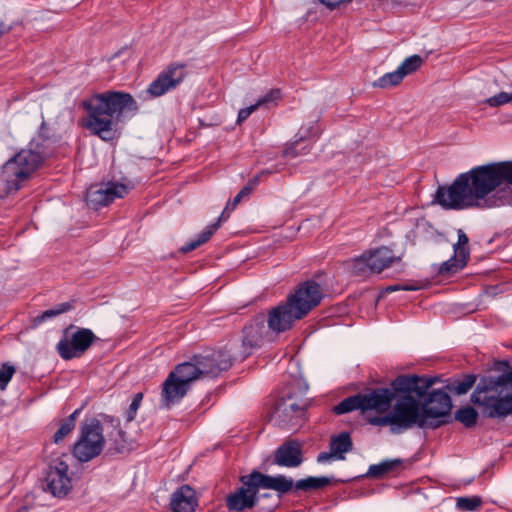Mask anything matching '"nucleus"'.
I'll return each instance as SVG.
<instances>
[{"mask_svg": "<svg viewBox=\"0 0 512 512\" xmlns=\"http://www.w3.org/2000/svg\"><path fill=\"white\" fill-rule=\"evenodd\" d=\"M512 161L475 166L440 186L434 201L446 210L489 209L511 202Z\"/></svg>", "mask_w": 512, "mask_h": 512, "instance_id": "1", "label": "nucleus"}, {"mask_svg": "<svg viewBox=\"0 0 512 512\" xmlns=\"http://www.w3.org/2000/svg\"><path fill=\"white\" fill-rule=\"evenodd\" d=\"M87 113L84 127L104 141L116 136V125L126 113H136L138 105L133 96L122 91L95 93L82 102Z\"/></svg>", "mask_w": 512, "mask_h": 512, "instance_id": "2", "label": "nucleus"}, {"mask_svg": "<svg viewBox=\"0 0 512 512\" xmlns=\"http://www.w3.org/2000/svg\"><path fill=\"white\" fill-rule=\"evenodd\" d=\"M323 298L321 286L314 280L300 283L285 302L272 308L266 317L271 333L280 334L290 330L295 321L304 318Z\"/></svg>", "mask_w": 512, "mask_h": 512, "instance_id": "3", "label": "nucleus"}, {"mask_svg": "<svg viewBox=\"0 0 512 512\" xmlns=\"http://www.w3.org/2000/svg\"><path fill=\"white\" fill-rule=\"evenodd\" d=\"M44 130L47 128L43 122L39 134L31 139L26 148L21 149L2 166L1 175L9 193L18 191L22 183L28 180L50 155L49 138L44 136Z\"/></svg>", "mask_w": 512, "mask_h": 512, "instance_id": "4", "label": "nucleus"}, {"mask_svg": "<svg viewBox=\"0 0 512 512\" xmlns=\"http://www.w3.org/2000/svg\"><path fill=\"white\" fill-rule=\"evenodd\" d=\"M471 402L483 408L491 418L512 413V368L498 377H481L471 395Z\"/></svg>", "mask_w": 512, "mask_h": 512, "instance_id": "5", "label": "nucleus"}, {"mask_svg": "<svg viewBox=\"0 0 512 512\" xmlns=\"http://www.w3.org/2000/svg\"><path fill=\"white\" fill-rule=\"evenodd\" d=\"M240 481L242 486L227 497L226 505L231 511L253 508L258 502L260 489L274 490L280 497L293 488V479L281 474L270 476L259 471L241 476Z\"/></svg>", "mask_w": 512, "mask_h": 512, "instance_id": "6", "label": "nucleus"}, {"mask_svg": "<svg viewBox=\"0 0 512 512\" xmlns=\"http://www.w3.org/2000/svg\"><path fill=\"white\" fill-rule=\"evenodd\" d=\"M434 380L418 375H399L391 381L389 387L373 388L362 394L363 411L386 413L390 410L397 393L415 392L424 397Z\"/></svg>", "mask_w": 512, "mask_h": 512, "instance_id": "7", "label": "nucleus"}, {"mask_svg": "<svg viewBox=\"0 0 512 512\" xmlns=\"http://www.w3.org/2000/svg\"><path fill=\"white\" fill-rule=\"evenodd\" d=\"M232 364L233 359L228 351L207 350L193 355L189 361L178 364L170 373L191 388V384L197 379L204 376L217 377Z\"/></svg>", "mask_w": 512, "mask_h": 512, "instance_id": "8", "label": "nucleus"}, {"mask_svg": "<svg viewBox=\"0 0 512 512\" xmlns=\"http://www.w3.org/2000/svg\"><path fill=\"white\" fill-rule=\"evenodd\" d=\"M307 406L306 401L294 395L292 389L287 388L272 406L268 414L269 422L283 429L296 428L304 419Z\"/></svg>", "mask_w": 512, "mask_h": 512, "instance_id": "9", "label": "nucleus"}, {"mask_svg": "<svg viewBox=\"0 0 512 512\" xmlns=\"http://www.w3.org/2000/svg\"><path fill=\"white\" fill-rule=\"evenodd\" d=\"M418 398L415 392L397 393L395 404L390 408L394 422L393 434L403 433L413 427L425 429Z\"/></svg>", "mask_w": 512, "mask_h": 512, "instance_id": "10", "label": "nucleus"}, {"mask_svg": "<svg viewBox=\"0 0 512 512\" xmlns=\"http://www.w3.org/2000/svg\"><path fill=\"white\" fill-rule=\"evenodd\" d=\"M97 339L91 329L71 325L63 330L56 351L66 361L81 358Z\"/></svg>", "mask_w": 512, "mask_h": 512, "instance_id": "11", "label": "nucleus"}, {"mask_svg": "<svg viewBox=\"0 0 512 512\" xmlns=\"http://www.w3.org/2000/svg\"><path fill=\"white\" fill-rule=\"evenodd\" d=\"M103 432L104 427L97 419L83 423L80 437L73 446V456L80 462H88L100 455L105 444Z\"/></svg>", "mask_w": 512, "mask_h": 512, "instance_id": "12", "label": "nucleus"}, {"mask_svg": "<svg viewBox=\"0 0 512 512\" xmlns=\"http://www.w3.org/2000/svg\"><path fill=\"white\" fill-rule=\"evenodd\" d=\"M420 409L425 429H436L450 422L452 400L447 392L433 390L420 403Z\"/></svg>", "mask_w": 512, "mask_h": 512, "instance_id": "13", "label": "nucleus"}, {"mask_svg": "<svg viewBox=\"0 0 512 512\" xmlns=\"http://www.w3.org/2000/svg\"><path fill=\"white\" fill-rule=\"evenodd\" d=\"M270 340L271 332L266 327V316L259 314L245 325L242 330V344L239 357L242 359L247 358Z\"/></svg>", "mask_w": 512, "mask_h": 512, "instance_id": "14", "label": "nucleus"}, {"mask_svg": "<svg viewBox=\"0 0 512 512\" xmlns=\"http://www.w3.org/2000/svg\"><path fill=\"white\" fill-rule=\"evenodd\" d=\"M128 187L118 182H107L92 185L86 192V202L93 209L107 206L117 198H123Z\"/></svg>", "mask_w": 512, "mask_h": 512, "instance_id": "15", "label": "nucleus"}, {"mask_svg": "<svg viewBox=\"0 0 512 512\" xmlns=\"http://www.w3.org/2000/svg\"><path fill=\"white\" fill-rule=\"evenodd\" d=\"M186 66L170 64L149 85L147 92L153 97H160L176 88L186 77Z\"/></svg>", "mask_w": 512, "mask_h": 512, "instance_id": "16", "label": "nucleus"}, {"mask_svg": "<svg viewBox=\"0 0 512 512\" xmlns=\"http://www.w3.org/2000/svg\"><path fill=\"white\" fill-rule=\"evenodd\" d=\"M69 466L64 461H55L46 474V486L55 497H64L72 488V480L68 475Z\"/></svg>", "mask_w": 512, "mask_h": 512, "instance_id": "17", "label": "nucleus"}, {"mask_svg": "<svg viewBox=\"0 0 512 512\" xmlns=\"http://www.w3.org/2000/svg\"><path fill=\"white\" fill-rule=\"evenodd\" d=\"M457 235L458 241L453 246L454 255L441 265V274H454L463 269L467 264L470 256L468 248L469 238L462 229H458Z\"/></svg>", "mask_w": 512, "mask_h": 512, "instance_id": "18", "label": "nucleus"}, {"mask_svg": "<svg viewBox=\"0 0 512 512\" xmlns=\"http://www.w3.org/2000/svg\"><path fill=\"white\" fill-rule=\"evenodd\" d=\"M189 390L190 387L183 383V381L176 378L174 374L169 373L162 384L161 406L167 409L171 408L179 403Z\"/></svg>", "mask_w": 512, "mask_h": 512, "instance_id": "19", "label": "nucleus"}, {"mask_svg": "<svg viewBox=\"0 0 512 512\" xmlns=\"http://www.w3.org/2000/svg\"><path fill=\"white\" fill-rule=\"evenodd\" d=\"M303 454L301 444L289 440L280 445L274 453V463L280 467L295 468L302 464Z\"/></svg>", "mask_w": 512, "mask_h": 512, "instance_id": "20", "label": "nucleus"}, {"mask_svg": "<svg viewBox=\"0 0 512 512\" xmlns=\"http://www.w3.org/2000/svg\"><path fill=\"white\" fill-rule=\"evenodd\" d=\"M196 506V493L189 485H182L171 496L170 508L173 512H194Z\"/></svg>", "mask_w": 512, "mask_h": 512, "instance_id": "21", "label": "nucleus"}, {"mask_svg": "<svg viewBox=\"0 0 512 512\" xmlns=\"http://www.w3.org/2000/svg\"><path fill=\"white\" fill-rule=\"evenodd\" d=\"M366 255L368 257V268L372 273H380L400 260V257L395 256L392 250L386 246L366 252Z\"/></svg>", "mask_w": 512, "mask_h": 512, "instance_id": "22", "label": "nucleus"}, {"mask_svg": "<svg viewBox=\"0 0 512 512\" xmlns=\"http://www.w3.org/2000/svg\"><path fill=\"white\" fill-rule=\"evenodd\" d=\"M104 423L113 428V431L108 435L113 441V449L118 453L129 451L131 444L126 438V433L119 428V420L111 416H104Z\"/></svg>", "mask_w": 512, "mask_h": 512, "instance_id": "23", "label": "nucleus"}, {"mask_svg": "<svg viewBox=\"0 0 512 512\" xmlns=\"http://www.w3.org/2000/svg\"><path fill=\"white\" fill-rule=\"evenodd\" d=\"M330 450L337 460H344L345 453L350 452L353 448L352 439L348 432H341L338 435L332 436L329 444Z\"/></svg>", "mask_w": 512, "mask_h": 512, "instance_id": "24", "label": "nucleus"}, {"mask_svg": "<svg viewBox=\"0 0 512 512\" xmlns=\"http://www.w3.org/2000/svg\"><path fill=\"white\" fill-rule=\"evenodd\" d=\"M402 464L401 459H388L378 464H372L369 466L366 476L369 478L380 479L386 474L394 471Z\"/></svg>", "mask_w": 512, "mask_h": 512, "instance_id": "25", "label": "nucleus"}, {"mask_svg": "<svg viewBox=\"0 0 512 512\" xmlns=\"http://www.w3.org/2000/svg\"><path fill=\"white\" fill-rule=\"evenodd\" d=\"M333 478L327 477V476H321V477H307L305 479H300L296 481V483H293V486H295L296 489L302 490V491H309V490H317L322 489L326 486H328L332 482Z\"/></svg>", "mask_w": 512, "mask_h": 512, "instance_id": "26", "label": "nucleus"}, {"mask_svg": "<svg viewBox=\"0 0 512 512\" xmlns=\"http://www.w3.org/2000/svg\"><path fill=\"white\" fill-rule=\"evenodd\" d=\"M218 227H219L218 223H214V224H211V225L207 226L198 235V237L195 240H191L190 242H188L185 245H183L180 248V251L182 253H188V252H191V251L195 250L196 248H198L202 244L206 243L211 238V236L216 232Z\"/></svg>", "mask_w": 512, "mask_h": 512, "instance_id": "27", "label": "nucleus"}, {"mask_svg": "<svg viewBox=\"0 0 512 512\" xmlns=\"http://www.w3.org/2000/svg\"><path fill=\"white\" fill-rule=\"evenodd\" d=\"M354 410L363 411V401L361 393L345 398L333 408L334 413L337 415H342L348 412H352Z\"/></svg>", "mask_w": 512, "mask_h": 512, "instance_id": "28", "label": "nucleus"}, {"mask_svg": "<svg viewBox=\"0 0 512 512\" xmlns=\"http://www.w3.org/2000/svg\"><path fill=\"white\" fill-rule=\"evenodd\" d=\"M74 308V302H64L57 304L51 309L45 310L42 314L34 318V325H40L48 319L54 318L62 313L68 312Z\"/></svg>", "mask_w": 512, "mask_h": 512, "instance_id": "29", "label": "nucleus"}, {"mask_svg": "<svg viewBox=\"0 0 512 512\" xmlns=\"http://www.w3.org/2000/svg\"><path fill=\"white\" fill-rule=\"evenodd\" d=\"M403 79L404 77L397 68L395 71L388 72L374 81L373 87L382 89L394 87L399 85Z\"/></svg>", "mask_w": 512, "mask_h": 512, "instance_id": "30", "label": "nucleus"}, {"mask_svg": "<svg viewBox=\"0 0 512 512\" xmlns=\"http://www.w3.org/2000/svg\"><path fill=\"white\" fill-rule=\"evenodd\" d=\"M476 380L477 378L473 374L465 375L463 379L454 381L447 388L456 395H464L474 386Z\"/></svg>", "mask_w": 512, "mask_h": 512, "instance_id": "31", "label": "nucleus"}, {"mask_svg": "<svg viewBox=\"0 0 512 512\" xmlns=\"http://www.w3.org/2000/svg\"><path fill=\"white\" fill-rule=\"evenodd\" d=\"M454 418L456 421L462 423L465 427L471 428L477 422L478 413L473 407L467 406L457 410L455 412Z\"/></svg>", "mask_w": 512, "mask_h": 512, "instance_id": "32", "label": "nucleus"}, {"mask_svg": "<svg viewBox=\"0 0 512 512\" xmlns=\"http://www.w3.org/2000/svg\"><path fill=\"white\" fill-rule=\"evenodd\" d=\"M281 97V93L279 89H272L268 93H266L264 96L260 97L257 102L253 105H250L246 107L248 114H252L254 111H256L261 106H267L270 103L276 102Z\"/></svg>", "mask_w": 512, "mask_h": 512, "instance_id": "33", "label": "nucleus"}, {"mask_svg": "<svg viewBox=\"0 0 512 512\" xmlns=\"http://www.w3.org/2000/svg\"><path fill=\"white\" fill-rule=\"evenodd\" d=\"M422 64V58L419 55L407 57L398 67L403 77L415 72Z\"/></svg>", "mask_w": 512, "mask_h": 512, "instance_id": "34", "label": "nucleus"}, {"mask_svg": "<svg viewBox=\"0 0 512 512\" xmlns=\"http://www.w3.org/2000/svg\"><path fill=\"white\" fill-rule=\"evenodd\" d=\"M349 266L351 272L356 276H363L367 272H370V269L368 268V257L366 253H363L359 257L351 260Z\"/></svg>", "mask_w": 512, "mask_h": 512, "instance_id": "35", "label": "nucleus"}, {"mask_svg": "<svg viewBox=\"0 0 512 512\" xmlns=\"http://www.w3.org/2000/svg\"><path fill=\"white\" fill-rule=\"evenodd\" d=\"M482 504L480 496L472 497H459L457 498L456 506L462 511H475Z\"/></svg>", "mask_w": 512, "mask_h": 512, "instance_id": "36", "label": "nucleus"}, {"mask_svg": "<svg viewBox=\"0 0 512 512\" xmlns=\"http://www.w3.org/2000/svg\"><path fill=\"white\" fill-rule=\"evenodd\" d=\"M383 414L384 415H379V416L371 417L369 419V423L374 425V426H380V427L389 426L390 427V432L393 433L394 422H393L390 410L388 412H386V413H383Z\"/></svg>", "mask_w": 512, "mask_h": 512, "instance_id": "37", "label": "nucleus"}, {"mask_svg": "<svg viewBox=\"0 0 512 512\" xmlns=\"http://www.w3.org/2000/svg\"><path fill=\"white\" fill-rule=\"evenodd\" d=\"M485 102L491 107H499L507 103H512V92H500L488 99Z\"/></svg>", "mask_w": 512, "mask_h": 512, "instance_id": "38", "label": "nucleus"}, {"mask_svg": "<svg viewBox=\"0 0 512 512\" xmlns=\"http://www.w3.org/2000/svg\"><path fill=\"white\" fill-rule=\"evenodd\" d=\"M142 400H143L142 392L136 393L133 396L132 402H131L129 409L126 413V419L128 422H131L135 419L137 411H138L139 407L141 406Z\"/></svg>", "mask_w": 512, "mask_h": 512, "instance_id": "39", "label": "nucleus"}, {"mask_svg": "<svg viewBox=\"0 0 512 512\" xmlns=\"http://www.w3.org/2000/svg\"><path fill=\"white\" fill-rule=\"evenodd\" d=\"M73 429H74V427L63 419L60 423V427L58 428V430L55 432V434L53 436L54 443L58 444L61 441H63V439L68 434H70Z\"/></svg>", "mask_w": 512, "mask_h": 512, "instance_id": "40", "label": "nucleus"}, {"mask_svg": "<svg viewBox=\"0 0 512 512\" xmlns=\"http://www.w3.org/2000/svg\"><path fill=\"white\" fill-rule=\"evenodd\" d=\"M419 288L417 286H413V285H390V286H387L385 287L380 295H379V298H382L384 297L386 294H389V293H392V292H395V291H400V290H403V291H415V290H418Z\"/></svg>", "mask_w": 512, "mask_h": 512, "instance_id": "41", "label": "nucleus"}, {"mask_svg": "<svg viewBox=\"0 0 512 512\" xmlns=\"http://www.w3.org/2000/svg\"><path fill=\"white\" fill-rule=\"evenodd\" d=\"M260 183V175L254 176L252 179L248 181V183L239 191L240 196H243L244 198L249 196L253 190L258 186Z\"/></svg>", "mask_w": 512, "mask_h": 512, "instance_id": "42", "label": "nucleus"}, {"mask_svg": "<svg viewBox=\"0 0 512 512\" xmlns=\"http://www.w3.org/2000/svg\"><path fill=\"white\" fill-rule=\"evenodd\" d=\"M14 372V367L9 365H4L0 368V385L5 386L11 380Z\"/></svg>", "mask_w": 512, "mask_h": 512, "instance_id": "43", "label": "nucleus"}, {"mask_svg": "<svg viewBox=\"0 0 512 512\" xmlns=\"http://www.w3.org/2000/svg\"><path fill=\"white\" fill-rule=\"evenodd\" d=\"M244 197L243 196H240V193L238 192V194L234 197L233 201L232 202H229L225 208V210L223 211L222 215L219 217L218 219V224L219 222L222 220L225 212L227 210H233L240 202L241 200L243 199Z\"/></svg>", "mask_w": 512, "mask_h": 512, "instance_id": "44", "label": "nucleus"}, {"mask_svg": "<svg viewBox=\"0 0 512 512\" xmlns=\"http://www.w3.org/2000/svg\"><path fill=\"white\" fill-rule=\"evenodd\" d=\"M298 145H299V143H298V141H296V143L294 145H292L291 147H289L285 150V155L290 158H295L300 154H306L305 151H300L298 149Z\"/></svg>", "mask_w": 512, "mask_h": 512, "instance_id": "45", "label": "nucleus"}, {"mask_svg": "<svg viewBox=\"0 0 512 512\" xmlns=\"http://www.w3.org/2000/svg\"><path fill=\"white\" fill-rule=\"evenodd\" d=\"M322 4L326 5L329 8H335L340 4L351 2L352 0H319Z\"/></svg>", "mask_w": 512, "mask_h": 512, "instance_id": "46", "label": "nucleus"}, {"mask_svg": "<svg viewBox=\"0 0 512 512\" xmlns=\"http://www.w3.org/2000/svg\"><path fill=\"white\" fill-rule=\"evenodd\" d=\"M331 458H334V454L333 452L330 450V452H321L318 457H317V461L319 463H325L327 461H329Z\"/></svg>", "mask_w": 512, "mask_h": 512, "instance_id": "47", "label": "nucleus"}, {"mask_svg": "<svg viewBox=\"0 0 512 512\" xmlns=\"http://www.w3.org/2000/svg\"><path fill=\"white\" fill-rule=\"evenodd\" d=\"M80 412H81V408H78L64 420L75 428L76 419L79 416Z\"/></svg>", "mask_w": 512, "mask_h": 512, "instance_id": "48", "label": "nucleus"}, {"mask_svg": "<svg viewBox=\"0 0 512 512\" xmlns=\"http://www.w3.org/2000/svg\"><path fill=\"white\" fill-rule=\"evenodd\" d=\"M249 116L250 114H248L247 110L245 108H242L238 112L237 122L241 123L245 121Z\"/></svg>", "mask_w": 512, "mask_h": 512, "instance_id": "49", "label": "nucleus"}, {"mask_svg": "<svg viewBox=\"0 0 512 512\" xmlns=\"http://www.w3.org/2000/svg\"><path fill=\"white\" fill-rule=\"evenodd\" d=\"M300 136H299V140H304L305 138L307 137H310V136H313V135H316L317 132H312V131H302V129L300 130Z\"/></svg>", "mask_w": 512, "mask_h": 512, "instance_id": "50", "label": "nucleus"}, {"mask_svg": "<svg viewBox=\"0 0 512 512\" xmlns=\"http://www.w3.org/2000/svg\"><path fill=\"white\" fill-rule=\"evenodd\" d=\"M8 29H6L3 22H0V35L4 34Z\"/></svg>", "mask_w": 512, "mask_h": 512, "instance_id": "51", "label": "nucleus"}, {"mask_svg": "<svg viewBox=\"0 0 512 512\" xmlns=\"http://www.w3.org/2000/svg\"><path fill=\"white\" fill-rule=\"evenodd\" d=\"M292 384H293V387L294 386H300L301 382H300V380L295 379V380H293Z\"/></svg>", "mask_w": 512, "mask_h": 512, "instance_id": "52", "label": "nucleus"}, {"mask_svg": "<svg viewBox=\"0 0 512 512\" xmlns=\"http://www.w3.org/2000/svg\"><path fill=\"white\" fill-rule=\"evenodd\" d=\"M17 512H28L27 507H21Z\"/></svg>", "mask_w": 512, "mask_h": 512, "instance_id": "53", "label": "nucleus"}, {"mask_svg": "<svg viewBox=\"0 0 512 512\" xmlns=\"http://www.w3.org/2000/svg\"><path fill=\"white\" fill-rule=\"evenodd\" d=\"M306 390H307V386H305V387L303 388V391H302V392L304 393V392H306Z\"/></svg>", "mask_w": 512, "mask_h": 512, "instance_id": "54", "label": "nucleus"}]
</instances>
